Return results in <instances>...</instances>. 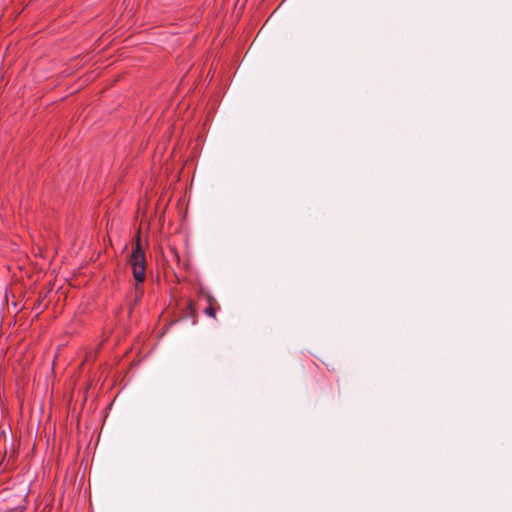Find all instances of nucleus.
<instances>
[{
  "label": "nucleus",
  "instance_id": "1",
  "mask_svg": "<svg viewBox=\"0 0 512 512\" xmlns=\"http://www.w3.org/2000/svg\"><path fill=\"white\" fill-rule=\"evenodd\" d=\"M128 263L131 267L133 278L135 280L134 304H136L143 297V283L146 277V255L143 247L141 246V240L139 236L136 238V242L132 247V252Z\"/></svg>",
  "mask_w": 512,
  "mask_h": 512
},
{
  "label": "nucleus",
  "instance_id": "3",
  "mask_svg": "<svg viewBox=\"0 0 512 512\" xmlns=\"http://www.w3.org/2000/svg\"><path fill=\"white\" fill-rule=\"evenodd\" d=\"M214 301L211 296H208L209 305L204 309V313L211 318H216V309L213 306Z\"/></svg>",
  "mask_w": 512,
  "mask_h": 512
},
{
  "label": "nucleus",
  "instance_id": "2",
  "mask_svg": "<svg viewBox=\"0 0 512 512\" xmlns=\"http://www.w3.org/2000/svg\"><path fill=\"white\" fill-rule=\"evenodd\" d=\"M128 263L131 267L133 278L135 280L134 304H136L143 297V283L146 277V255L143 247L141 246V240L139 236L136 238V242L132 247V252Z\"/></svg>",
  "mask_w": 512,
  "mask_h": 512
}]
</instances>
